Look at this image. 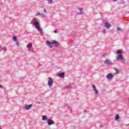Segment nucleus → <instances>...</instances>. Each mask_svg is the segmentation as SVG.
I'll return each instance as SVG.
<instances>
[{
  "label": "nucleus",
  "instance_id": "nucleus-1",
  "mask_svg": "<svg viewBox=\"0 0 129 129\" xmlns=\"http://www.w3.org/2000/svg\"><path fill=\"white\" fill-rule=\"evenodd\" d=\"M116 59L118 62H120L121 63L125 62V58H124L122 54H117L116 56Z\"/></svg>",
  "mask_w": 129,
  "mask_h": 129
},
{
  "label": "nucleus",
  "instance_id": "nucleus-2",
  "mask_svg": "<svg viewBox=\"0 0 129 129\" xmlns=\"http://www.w3.org/2000/svg\"><path fill=\"white\" fill-rule=\"evenodd\" d=\"M47 85H48L49 87H51V86H52V85H53V79H52V78L51 77H49L47 79Z\"/></svg>",
  "mask_w": 129,
  "mask_h": 129
},
{
  "label": "nucleus",
  "instance_id": "nucleus-3",
  "mask_svg": "<svg viewBox=\"0 0 129 129\" xmlns=\"http://www.w3.org/2000/svg\"><path fill=\"white\" fill-rule=\"evenodd\" d=\"M31 24H32L33 26H35V27L36 29H37V30H40V28L41 27H40V25H39V23H38L37 22L35 21L33 23H32V22H31Z\"/></svg>",
  "mask_w": 129,
  "mask_h": 129
},
{
  "label": "nucleus",
  "instance_id": "nucleus-4",
  "mask_svg": "<svg viewBox=\"0 0 129 129\" xmlns=\"http://www.w3.org/2000/svg\"><path fill=\"white\" fill-rule=\"evenodd\" d=\"M46 43L49 48H52V47H53V42H51L50 41H47Z\"/></svg>",
  "mask_w": 129,
  "mask_h": 129
},
{
  "label": "nucleus",
  "instance_id": "nucleus-5",
  "mask_svg": "<svg viewBox=\"0 0 129 129\" xmlns=\"http://www.w3.org/2000/svg\"><path fill=\"white\" fill-rule=\"evenodd\" d=\"M52 45H54V47H59V42L56 40L52 41Z\"/></svg>",
  "mask_w": 129,
  "mask_h": 129
},
{
  "label": "nucleus",
  "instance_id": "nucleus-6",
  "mask_svg": "<svg viewBox=\"0 0 129 129\" xmlns=\"http://www.w3.org/2000/svg\"><path fill=\"white\" fill-rule=\"evenodd\" d=\"M47 123L48 125H52V124H54V120L51 119H48L47 120Z\"/></svg>",
  "mask_w": 129,
  "mask_h": 129
},
{
  "label": "nucleus",
  "instance_id": "nucleus-7",
  "mask_svg": "<svg viewBox=\"0 0 129 129\" xmlns=\"http://www.w3.org/2000/svg\"><path fill=\"white\" fill-rule=\"evenodd\" d=\"M107 79L110 80L113 78V76L111 74H109L106 76Z\"/></svg>",
  "mask_w": 129,
  "mask_h": 129
},
{
  "label": "nucleus",
  "instance_id": "nucleus-8",
  "mask_svg": "<svg viewBox=\"0 0 129 129\" xmlns=\"http://www.w3.org/2000/svg\"><path fill=\"white\" fill-rule=\"evenodd\" d=\"M33 106L32 104H30V105H26L24 106L25 109H26V110H29L31 107Z\"/></svg>",
  "mask_w": 129,
  "mask_h": 129
},
{
  "label": "nucleus",
  "instance_id": "nucleus-9",
  "mask_svg": "<svg viewBox=\"0 0 129 129\" xmlns=\"http://www.w3.org/2000/svg\"><path fill=\"white\" fill-rule=\"evenodd\" d=\"M105 28H106L107 29L111 28V24H109L108 22L105 23Z\"/></svg>",
  "mask_w": 129,
  "mask_h": 129
},
{
  "label": "nucleus",
  "instance_id": "nucleus-10",
  "mask_svg": "<svg viewBox=\"0 0 129 129\" xmlns=\"http://www.w3.org/2000/svg\"><path fill=\"white\" fill-rule=\"evenodd\" d=\"M92 87L95 91V94H97V95L99 93L98 91H97V90L96 89V87H95V85H94V84H92Z\"/></svg>",
  "mask_w": 129,
  "mask_h": 129
},
{
  "label": "nucleus",
  "instance_id": "nucleus-11",
  "mask_svg": "<svg viewBox=\"0 0 129 129\" xmlns=\"http://www.w3.org/2000/svg\"><path fill=\"white\" fill-rule=\"evenodd\" d=\"M57 75L60 78H64V77L65 76V73L63 72V73H59Z\"/></svg>",
  "mask_w": 129,
  "mask_h": 129
},
{
  "label": "nucleus",
  "instance_id": "nucleus-12",
  "mask_svg": "<svg viewBox=\"0 0 129 129\" xmlns=\"http://www.w3.org/2000/svg\"><path fill=\"white\" fill-rule=\"evenodd\" d=\"M78 10H79V12H77V14L78 15H82L83 14V11H82V8H78Z\"/></svg>",
  "mask_w": 129,
  "mask_h": 129
},
{
  "label": "nucleus",
  "instance_id": "nucleus-13",
  "mask_svg": "<svg viewBox=\"0 0 129 129\" xmlns=\"http://www.w3.org/2000/svg\"><path fill=\"white\" fill-rule=\"evenodd\" d=\"M104 63L107 65H109L110 64H111V61L110 60L106 59L104 61Z\"/></svg>",
  "mask_w": 129,
  "mask_h": 129
},
{
  "label": "nucleus",
  "instance_id": "nucleus-14",
  "mask_svg": "<svg viewBox=\"0 0 129 129\" xmlns=\"http://www.w3.org/2000/svg\"><path fill=\"white\" fill-rule=\"evenodd\" d=\"M116 54L118 55H122V51H121L120 50H117L116 51Z\"/></svg>",
  "mask_w": 129,
  "mask_h": 129
},
{
  "label": "nucleus",
  "instance_id": "nucleus-15",
  "mask_svg": "<svg viewBox=\"0 0 129 129\" xmlns=\"http://www.w3.org/2000/svg\"><path fill=\"white\" fill-rule=\"evenodd\" d=\"M42 120H48V117H47V115L42 116Z\"/></svg>",
  "mask_w": 129,
  "mask_h": 129
},
{
  "label": "nucleus",
  "instance_id": "nucleus-16",
  "mask_svg": "<svg viewBox=\"0 0 129 129\" xmlns=\"http://www.w3.org/2000/svg\"><path fill=\"white\" fill-rule=\"evenodd\" d=\"M26 47L28 48V49H30V48H32V43H29Z\"/></svg>",
  "mask_w": 129,
  "mask_h": 129
},
{
  "label": "nucleus",
  "instance_id": "nucleus-17",
  "mask_svg": "<svg viewBox=\"0 0 129 129\" xmlns=\"http://www.w3.org/2000/svg\"><path fill=\"white\" fill-rule=\"evenodd\" d=\"M118 119H119V115H118V114H117L115 115V120H118Z\"/></svg>",
  "mask_w": 129,
  "mask_h": 129
},
{
  "label": "nucleus",
  "instance_id": "nucleus-18",
  "mask_svg": "<svg viewBox=\"0 0 129 129\" xmlns=\"http://www.w3.org/2000/svg\"><path fill=\"white\" fill-rule=\"evenodd\" d=\"M114 70H115V74H119V71H118V69L114 68Z\"/></svg>",
  "mask_w": 129,
  "mask_h": 129
},
{
  "label": "nucleus",
  "instance_id": "nucleus-19",
  "mask_svg": "<svg viewBox=\"0 0 129 129\" xmlns=\"http://www.w3.org/2000/svg\"><path fill=\"white\" fill-rule=\"evenodd\" d=\"M38 15H39V16H42V17H45V14H40V13H37V15L38 16Z\"/></svg>",
  "mask_w": 129,
  "mask_h": 129
},
{
  "label": "nucleus",
  "instance_id": "nucleus-20",
  "mask_svg": "<svg viewBox=\"0 0 129 129\" xmlns=\"http://www.w3.org/2000/svg\"><path fill=\"white\" fill-rule=\"evenodd\" d=\"M13 41H14V42H16V41H17V37L13 36Z\"/></svg>",
  "mask_w": 129,
  "mask_h": 129
},
{
  "label": "nucleus",
  "instance_id": "nucleus-21",
  "mask_svg": "<svg viewBox=\"0 0 129 129\" xmlns=\"http://www.w3.org/2000/svg\"><path fill=\"white\" fill-rule=\"evenodd\" d=\"M116 30L117 31V32H119L120 31H121V28H119V27H118L117 28H116Z\"/></svg>",
  "mask_w": 129,
  "mask_h": 129
},
{
  "label": "nucleus",
  "instance_id": "nucleus-22",
  "mask_svg": "<svg viewBox=\"0 0 129 129\" xmlns=\"http://www.w3.org/2000/svg\"><path fill=\"white\" fill-rule=\"evenodd\" d=\"M39 33H40L41 34H42L43 33V30L41 29V28L39 29H37Z\"/></svg>",
  "mask_w": 129,
  "mask_h": 129
},
{
  "label": "nucleus",
  "instance_id": "nucleus-23",
  "mask_svg": "<svg viewBox=\"0 0 129 129\" xmlns=\"http://www.w3.org/2000/svg\"><path fill=\"white\" fill-rule=\"evenodd\" d=\"M16 45L17 47H20V44L19 43V42L16 41Z\"/></svg>",
  "mask_w": 129,
  "mask_h": 129
},
{
  "label": "nucleus",
  "instance_id": "nucleus-24",
  "mask_svg": "<svg viewBox=\"0 0 129 129\" xmlns=\"http://www.w3.org/2000/svg\"><path fill=\"white\" fill-rule=\"evenodd\" d=\"M1 50H3V51H7V48H6L5 47H2Z\"/></svg>",
  "mask_w": 129,
  "mask_h": 129
},
{
  "label": "nucleus",
  "instance_id": "nucleus-25",
  "mask_svg": "<svg viewBox=\"0 0 129 129\" xmlns=\"http://www.w3.org/2000/svg\"><path fill=\"white\" fill-rule=\"evenodd\" d=\"M67 89H70L71 88V85H69L67 87Z\"/></svg>",
  "mask_w": 129,
  "mask_h": 129
},
{
  "label": "nucleus",
  "instance_id": "nucleus-26",
  "mask_svg": "<svg viewBox=\"0 0 129 129\" xmlns=\"http://www.w3.org/2000/svg\"><path fill=\"white\" fill-rule=\"evenodd\" d=\"M106 30H105V29H103L102 30V33H103L104 34L105 33Z\"/></svg>",
  "mask_w": 129,
  "mask_h": 129
},
{
  "label": "nucleus",
  "instance_id": "nucleus-27",
  "mask_svg": "<svg viewBox=\"0 0 129 129\" xmlns=\"http://www.w3.org/2000/svg\"><path fill=\"white\" fill-rule=\"evenodd\" d=\"M47 2L50 3V4H52L53 3V0H47Z\"/></svg>",
  "mask_w": 129,
  "mask_h": 129
},
{
  "label": "nucleus",
  "instance_id": "nucleus-28",
  "mask_svg": "<svg viewBox=\"0 0 129 129\" xmlns=\"http://www.w3.org/2000/svg\"><path fill=\"white\" fill-rule=\"evenodd\" d=\"M53 32L55 33V34H56V33H57V31L54 30V31H53Z\"/></svg>",
  "mask_w": 129,
  "mask_h": 129
},
{
  "label": "nucleus",
  "instance_id": "nucleus-29",
  "mask_svg": "<svg viewBox=\"0 0 129 129\" xmlns=\"http://www.w3.org/2000/svg\"><path fill=\"white\" fill-rule=\"evenodd\" d=\"M0 88H3V86H2V85H0Z\"/></svg>",
  "mask_w": 129,
  "mask_h": 129
},
{
  "label": "nucleus",
  "instance_id": "nucleus-30",
  "mask_svg": "<svg viewBox=\"0 0 129 129\" xmlns=\"http://www.w3.org/2000/svg\"><path fill=\"white\" fill-rule=\"evenodd\" d=\"M43 11H44V12L45 13H46V12H47L46 11V10H45V9H44Z\"/></svg>",
  "mask_w": 129,
  "mask_h": 129
},
{
  "label": "nucleus",
  "instance_id": "nucleus-31",
  "mask_svg": "<svg viewBox=\"0 0 129 129\" xmlns=\"http://www.w3.org/2000/svg\"><path fill=\"white\" fill-rule=\"evenodd\" d=\"M28 51H31V49L28 48Z\"/></svg>",
  "mask_w": 129,
  "mask_h": 129
},
{
  "label": "nucleus",
  "instance_id": "nucleus-32",
  "mask_svg": "<svg viewBox=\"0 0 129 129\" xmlns=\"http://www.w3.org/2000/svg\"><path fill=\"white\" fill-rule=\"evenodd\" d=\"M99 127H102V125H100Z\"/></svg>",
  "mask_w": 129,
  "mask_h": 129
},
{
  "label": "nucleus",
  "instance_id": "nucleus-33",
  "mask_svg": "<svg viewBox=\"0 0 129 129\" xmlns=\"http://www.w3.org/2000/svg\"><path fill=\"white\" fill-rule=\"evenodd\" d=\"M117 0H113L114 2H116Z\"/></svg>",
  "mask_w": 129,
  "mask_h": 129
},
{
  "label": "nucleus",
  "instance_id": "nucleus-34",
  "mask_svg": "<svg viewBox=\"0 0 129 129\" xmlns=\"http://www.w3.org/2000/svg\"><path fill=\"white\" fill-rule=\"evenodd\" d=\"M0 129H2V127H1V126H0Z\"/></svg>",
  "mask_w": 129,
  "mask_h": 129
},
{
  "label": "nucleus",
  "instance_id": "nucleus-35",
  "mask_svg": "<svg viewBox=\"0 0 129 129\" xmlns=\"http://www.w3.org/2000/svg\"><path fill=\"white\" fill-rule=\"evenodd\" d=\"M0 47H1V45H0Z\"/></svg>",
  "mask_w": 129,
  "mask_h": 129
}]
</instances>
